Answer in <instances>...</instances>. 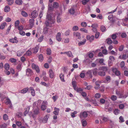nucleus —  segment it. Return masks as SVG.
<instances>
[{
  "label": "nucleus",
  "instance_id": "obj_41",
  "mask_svg": "<svg viewBox=\"0 0 128 128\" xmlns=\"http://www.w3.org/2000/svg\"><path fill=\"white\" fill-rule=\"evenodd\" d=\"M120 110L118 109H115L114 111V112L115 114L117 115L118 114L120 113Z\"/></svg>",
  "mask_w": 128,
  "mask_h": 128
},
{
  "label": "nucleus",
  "instance_id": "obj_37",
  "mask_svg": "<svg viewBox=\"0 0 128 128\" xmlns=\"http://www.w3.org/2000/svg\"><path fill=\"white\" fill-rule=\"evenodd\" d=\"M64 53H66V54L69 57H72L73 56V55L72 54L71 52L70 51L65 52Z\"/></svg>",
  "mask_w": 128,
  "mask_h": 128
},
{
  "label": "nucleus",
  "instance_id": "obj_24",
  "mask_svg": "<svg viewBox=\"0 0 128 128\" xmlns=\"http://www.w3.org/2000/svg\"><path fill=\"white\" fill-rule=\"evenodd\" d=\"M30 89L31 92V94L33 96H35V91L33 88L30 87Z\"/></svg>",
  "mask_w": 128,
  "mask_h": 128
},
{
  "label": "nucleus",
  "instance_id": "obj_14",
  "mask_svg": "<svg viewBox=\"0 0 128 128\" xmlns=\"http://www.w3.org/2000/svg\"><path fill=\"white\" fill-rule=\"evenodd\" d=\"M28 90V88H24L22 90H19L18 92L19 93H21L22 94H25L27 92Z\"/></svg>",
  "mask_w": 128,
  "mask_h": 128
},
{
  "label": "nucleus",
  "instance_id": "obj_19",
  "mask_svg": "<svg viewBox=\"0 0 128 128\" xmlns=\"http://www.w3.org/2000/svg\"><path fill=\"white\" fill-rule=\"evenodd\" d=\"M30 106H27L25 108V111L24 112V116H26V115L29 112V110L30 109Z\"/></svg>",
  "mask_w": 128,
  "mask_h": 128
},
{
  "label": "nucleus",
  "instance_id": "obj_13",
  "mask_svg": "<svg viewBox=\"0 0 128 128\" xmlns=\"http://www.w3.org/2000/svg\"><path fill=\"white\" fill-rule=\"evenodd\" d=\"M113 72L115 73L116 75L117 76H119L120 74V72L117 70V69L116 68H113L112 69Z\"/></svg>",
  "mask_w": 128,
  "mask_h": 128
},
{
  "label": "nucleus",
  "instance_id": "obj_27",
  "mask_svg": "<svg viewBox=\"0 0 128 128\" xmlns=\"http://www.w3.org/2000/svg\"><path fill=\"white\" fill-rule=\"evenodd\" d=\"M22 63H20L18 64L16 66L17 69L18 71H20L22 69Z\"/></svg>",
  "mask_w": 128,
  "mask_h": 128
},
{
  "label": "nucleus",
  "instance_id": "obj_9",
  "mask_svg": "<svg viewBox=\"0 0 128 128\" xmlns=\"http://www.w3.org/2000/svg\"><path fill=\"white\" fill-rule=\"evenodd\" d=\"M47 103V102L46 101L43 102L41 106V109L42 110L44 111L46 109V105H44V104H46Z\"/></svg>",
  "mask_w": 128,
  "mask_h": 128
},
{
  "label": "nucleus",
  "instance_id": "obj_36",
  "mask_svg": "<svg viewBox=\"0 0 128 128\" xmlns=\"http://www.w3.org/2000/svg\"><path fill=\"white\" fill-rule=\"evenodd\" d=\"M15 2L16 4L18 5H21L22 3V0H16Z\"/></svg>",
  "mask_w": 128,
  "mask_h": 128
},
{
  "label": "nucleus",
  "instance_id": "obj_20",
  "mask_svg": "<svg viewBox=\"0 0 128 128\" xmlns=\"http://www.w3.org/2000/svg\"><path fill=\"white\" fill-rule=\"evenodd\" d=\"M48 115H46L44 118L43 120V122L44 123H46L48 121V118H49Z\"/></svg>",
  "mask_w": 128,
  "mask_h": 128
},
{
  "label": "nucleus",
  "instance_id": "obj_38",
  "mask_svg": "<svg viewBox=\"0 0 128 128\" xmlns=\"http://www.w3.org/2000/svg\"><path fill=\"white\" fill-rule=\"evenodd\" d=\"M99 69L102 70L104 71H106L108 70V68L105 66H102Z\"/></svg>",
  "mask_w": 128,
  "mask_h": 128
},
{
  "label": "nucleus",
  "instance_id": "obj_28",
  "mask_svg": "<svg viewBox=\"0 0 128 128\" xmlns=\"http://www.w3.org/2000/svg\"><path fill=\"white\" fill-rule=\"evenodd\" d=\"M60 78L61 80L63 82H65V80L64 79V74L62 73H61L60 75Z\"/></svg>",
  "mask_w": 128,
  "mask_h": 128
},
{
  "label": "nucleus",
  "instance_id": "obj_56",
  "mask_svg": "<svg viewBox=\"0 0 128 128\" xmlns=\"http://www.w3.org/2000/svg\"><path fill=\"white\" fill-rule=\"evenodd\" d=\"M58 98V96L56 95L52 97V98L54 102H56Z\"/></svg>",
  "mask_w": 128,
  "mask_h": 128
},
{
  "label": "nucleus",
  "instance_id": "obj_53",
  "mask_svg": "<svg viewBox=\"0 0 128 128\" xmlns=\"http://www.w3.org/2000/svg\"><path fill=\"white\" fill-rule=\"evenodd\" d=\"M18 27V29L19 31L22 30L24 28V27L22 25L19 26Z\"/></svg>",
  "mask_w": 128,
  "mask_h": 128
},
{
  "label": "nucleus",
  "instance_id": "obj_22",
  "mask_svg": "<svg viewBox=\"0 0 128 128\" xmlns=\"http://www.w3.org/2000/svg\"><path fill=\"white\" fill-rule=\"evenodd\" d=\"M49 31V29L46 27L44 28L43 29V33L44 34H46L48 33Z\"/></svg>",
  "mask_w": 128,
  "mask_h": 128
},
{
  "label": "nucleus",
  "instance_id": "obj_58",
  "mask_svg": "<svg viewBox=\"0 0 128 128\" xmlns=\"http://www.w3.org/2000/svg\"><path fill=\"white\" fill-rule=\"evenodd\" d=\"M112 100L113 101H115L116 99V97L114 95H112L111 97Z\"/></svg>",
  "mask_w": 128,
  "mask_h": 128
},
{
  "label": "nucleus",
  "instance_id": "obj_25",
  "mask_svg": "<svg viewBox=\"0 0 128 128\" xmlns=\"http://www.w3.org/2000/svg\"><path fill=\"white\" fill-rule=\"evenodd\" d=\"M92 70H89L86 73V74H88V76L91 78L92 77Z\"/></svg>",
  "mask_w": 128,
  "mask_h": 128
},
{
  "label": "nucleus",
  "instance_id": "obj_43",
  "mask_svg": "<svg viewBox=\"0 0 128 128\" xmlns=\"http://www.w3.org/2000/svg\"><path fill=\"white\" fill-rule=\"evenodd\" d=\"M106 30V27L104 26H102L100 27V30L102 32H105Z\"/></svg>",
  "mask_w": 128,
  "mask_h": 128
},
{
  "label": "nucleus",
  "instance_id": "obj_60",
  "mask_svg": "<svg viewBox=\"0 0 128 128\" xmlns=\"http://www.w3.org/2000/svg\"><path fill=\"white\" fill-rule=\"evenodd\" d=\"M100 94L98 93H96L95 95V97L96 98H98L100 96Z\"/></svg>",
  "mask_w": 128,
  "mask_h": 128
},
{
  "label": "nucleus",
  "instance_id": "obj_63",
  "mask_svg": "<svg viewBox=\"0 0 128 128\" xmlns=\"http://www.w3.org/2000/svg\"><path fill=\"white\" fill-rule=\"evenodd\" d=\"M19 33L20 35L22 36H24L25 34V32L22 30L20 31Z\"/></svg>",
  "mask_w": 128,
  "mask_h": 128
},
{
  "label": "nucleus",
  "instance_id": "obj_30",
  "mask_svg": "<svg viewBox=\"0 0 128 128\" xmlns=\"http://www.w3.org/2000/svg\"><path fill=\"white\" fill-rule=\"evenodd\" d=\"M86 39H84L83 40V41L80 42H78V45L79 46H80L81 45H84L86 42Z\"/></svg>",
  "mask_w": 128,
  "mask_h": 128
},
{
  "label": "nucleus",
  "instance_id": "obj_18",
  "mask_svg": "<svg viewBox=\"0 0 128 128\" xmlns=\"http://www.w3.org/2000/svg\"><path fill=\"white\" fill-rule=\"evenodd\" d=\"M34 19H30L29 20L30 23V26L32 28L34 25Z\"/></svg>",
  "mask_w": 128,
  "mask_h": 128
},
{
  "label": "nucleus",
  "instance_id": "obj_31",
  "mask_svg": "<svg viewBox=\"0 0 128 128\" xmlns=\"http://www.w3.org/2000/svg\"><path fill=\"white\" fill-rule=\"evenodd\" d=\"M32 52H31V48L30 49L28 50L27 51L25 54L26 55L28 56H30L31 55Z\"/></svg>",
  "mask_w": 128,
  "mask_h": 128
},
{
  "label": "nucleus",
  "instance_id": "obj_10",
  "mask_svg": "<svg viewBox=\"0 0 128 128\" xmlns=\"http://www.w3.org/2000/svg\"><path fill=\"white\" fill-rule=\"evenodd\" d=\"M88 116V114L86 111H84L83 112H82L80 114V117L82 118L83 117L84 118Z\"/></svg>",
  "mask_w": 128,
  "mask_h": 128
},
{
  "label": "nucleus",
  "instance_id": "obj_55",
  "mask_svg": "<svg viewBox=\"0 0 128 128\" xmlns=\"http://www.w3.org/2000/svg\"><path fill=\"white\" fill-rule=\"evenodd\" d=\"M84 72V71H83L80 74V76L82 78H84L85 76V74L83 72Z\"/></svg>",
  "mask_w": 128,
  "mask_h": 128
},
{
  "label": "nucleus",
  "instance_id": "obj_46",
  "mask_svg": "<svg viewBox=\"0 0 128 128\" xmlns=\"http://www.w3.org/2000/svg\"><path fill=\"white\" fill-rule=\"evenodd\" d=\"M81 25L82 27H85L87 26V24L86 22H82L81 23Z\"/></svg>",
  "mask_w": 128,
  "mask_h": 128
},
{
  "label": "nucleus",
  "instance_id": "obj_35",
  "mask_svg": "<svg viewBox=\"0 0 128 128\" xmlns=\"http://www.w3.org/2000/svg\"><path fill=\"white\" fill-rule=\"evenodd\" d=\"M127 58V56H126V54H123L122 56H120L119 57V58L120 59L122 58L123 60L126 59Z\"/></svg>",
  "mask_w": 128,
  "mask_h": 128
},
{
  "label": "nucleus",
  "instance_id": "obj_50",
  "mask_svg": "<svg viewBox=\"0 0 128 128\" xmlns=\"http://www.w3.org/2000/svg\"><path fill=\"white\" fill-rule=\"evenodd\" d=\"M72 30L73 31L78 30V28L77 26H74L73 27Z\"/></svg>",
  "mask_w": 128,
  "mask_h": 128
},
{
  "label": "nucleus",
  "instance_id": "obj_42",
  "mask_svg": "<svg viewBox=\"0 0 128 128\" xmlns=\"http://www.w3.org/2000/svg\"><path fill=\"white\" fill-rule=\"evenodd\" d=\"M20 21L19 20H16L14 22V26L15 27H16L18 26L20 24Z\"/></svg>",
  "mask_w": 128,
  "mask_h": 128
},
{
  "label": "nucleus",
  "instance_id": "obj_15",
  "mask_svg": "<svg viewBox=\"0 0 128 128\" xmlns=\"http://www.w3.org/2000/svg\"><path fill=\"white\" fill-rule=\"evenodd\" d=\"M61 33L60 32H58L56 35V38L58 41H60L62 39L61 38Z\"/></svg>",
  "mask_w": 128,
  "mask_h": 128
},
{
  "label": "nucleus",
  "instance_id": "obj_34",
  "mask_svg": "<svg viewBox=\"0 0 128 128\" xmlns=\"http://www.w3.org/2000/svg\"><path fill=\"white\" fill-rule=\"evenodd\" d=\"M21 13L22 16L24 17H26L28 16V14L24 11H22Z\"/></svg>",
  "mask_w": 128,
  "mask_h": 128
},
{
  "label": "nucleus",
  "instance_id": "obj_26",
  "mask_svg": "<svg viewBox=\"0 0 128 128\" xmlns=\"http://www.w3.org/2000/svg\"><path fill=\"white\" fill-rule=\"evenodd\" d=\"M98 74L101 76H104L106 75V73L103 71H100L98 72Z\"/></svg>",
  "mask_w": 128,
  "mask_h": 128
},
{
  "label": "nucleus",
  "instance_id": "obj_2",
  "mask_svg": "<svg viewBox=\"0 0 128 128\" xmlns=\"http://www.w3.org/2000/svg\"><path fill=\"white\" fill-rule=\"evenodd\" d=\"M116 94L120 98H124V95H123L122 92L121 90H116Z\"/></svg>",
  "mask_w": 128,
  "mask_h": 128
},
{
  "label": "nucleus",
  "instance_id": "obj_48",
  "mask_svg": "<svg viewBox=\"0 0 128 128\" xmlns=\"http://www.w3.org/2000/svg\"><path fill=\"white\" fill-rule=\"evenodd\" d=\"M102 119L104 122H107L109 120L108 118V117H106L104 116H103Z\"/></svg>",
  "mask_w": 128,
  "mask_h": 128
},
{
  "label": "nucleus",
  "instance_id": "obj_59",
  "mask_svg": "<svg viewBox=\"0 0 128 128\" xmlns=\"http://www.w3.org/2000/svg\"><path fill=\"white\" fill-rule=\"evenodd\" d=\"M9 60L10 62L12 63L15 62L16 61V60L14 58H11Z\"/></svg>",
  "mask_w": 128,
  "mask_h": 128
},
{
  "label": "nucleus",
  "instance_id": "obj_61",
  "mask_svg": "<svg viewBox=\"0 0 128 128\" xmlns=\"http://www.w3.org/2000/svg\"><path fill=\"white\" fill-rule=\"evenodd\" d=\"M94 36L93 35H92L90 37V39H89V41L90 42H92L94 39Z\"/></svg>",
  "mask_w": 128,
  "mask_h": 128
},
{
  "label": "nucleus",
  "instance_id": "obj_62",
  "mask_svg": "<svg viewBox=\"0 0 128 128\" xmlns=\"http://www.w3.org/2000/svg\"><path fill=\"white\" fill-rule=\"evenodd\" d=\"M124 65L125 63L124 62V61H122L120 62V66L121 68H122L124 66Z\"/></svg>",
  "mask_w": 128,
  "mask_h": 128
},
{
  "label": "nucleus",
  "instance_id": "obj_45",
  "mask_svg": "<svg viewBox=\"0 0 128 128\" xmlns=\"http://www.w3.org/2000/svg\"><path fill=\"white\" fill-rule=\"evenodd\" d=\"M80 30V31L83 32L85 33H87L88 32V30L84 28H81Z\"/></svg>",
  "mask_w": 128,
  "mask_h": 128
},
{
  "label": "nucleus",
  "instance_id": "obj_17",
  "mask_svg": "<svg viewBox=\"0 0 128 128\" xmlns=\"http://www.w3.org/2000/svg\"><path fill=\"white\" fill-rule=\"evenodd\" d=\"M39 47L38 46H36L35 48L32 49V51L34 54H36L38 50Z\"/></svg>",
  "mask_w": 128,
  "mask_h": 128
},
{
  "label": "nucleus",
  "instance_id": "obj_1",
  "mask_svg": "<svg viewBox=\"0 0 128 128\" xmlns=\"http://www.w3.org/2000/svg\"><path fill=\"white\" fill-rule=\"evenodd\" d=\"M47 14L46 16V20L45 22V24L46 27H51V24H54L55 22L54 20L52 18L50 14Z\"/></svg>",
  "mask_w": 128,
  "mask_h": 128
},
{
  "label": "nucleus",
  "instance_id": "obj_44",
  "mask_svg": "<svg viewBox=\"0 0 128 128\" xmlns=\"http://www.w3.org/2000/svg\"><path fill=\"white\" fill-rule=\"evenodd\" d=\"M6 25V23L5 22H4L2 23L1 26H0V28L1 29H3L5 27V26Z\"/></svg>",
  "mask_w": 128,
  "mask_h": 128
},
{
  "label": "nucleus",
  "instance_id": "obj_7",
  "mask_svg": "<svg viewBox=\"0 0 128 128\" xmlns=\"http://www.w3.org/2000/svg\"><path fill=\"white\" fill-rule=\"evenodd\" d=\"M6 103L8 106L10 108H12V104L11 101L10 99L8 98H7L6 100Z\"/></svg>",
  "mask_w": 128,
  "mask_h": 128
},
{
  "label": "nucleus",
  "instance_id": "obj_47",
  "mask_svg": "<svg viewBox=\"0 0 128 128\" xmlns=\"http://www.w3.org/2000/svg\"><path fill=\"white\" fill-rule=\"evenodd\" d=\"M22 54V52L21 51H18L17 52V55L18 56H20Z\"/></svg>",
  "mask_w": 128,
  "mask_h": 128
},
{
  "label": "nucleus",
  "instance_id": "obj_32",
  "mask_svg": "<svg viewBox=\"0 0 128 128\" xmlns=\"http://www.w3.org/2000/svg\"><path fill=\"white\" fill-rule=\"evenodd\" d=\"M10 10V8L8 6H6L4 8V11L6 12H8Z\"/></svg>",
  "mask_w": 128,
  "mask_h": 128
},
{
  "label": "nucleus",
  "instance_id": "obj_5",
  "mask_svg": "<svg viewBox=\"0 0 128 128\" xmlns=\"http://www.w3.org/2000/svg\"><path fill=\"white\" fill-rule=\"evenodd\" d=\"M73 36L75 37H76L77 38L80 39L81 38L80 34V33L77 32H74L73 34Z\"/></svg>",
  "mask_w": 128,
  "mask_h": 128
},
{
  "label": "nucleus",
  "instance_id": "obj_11",
  "mask_svg": "<svg viewBox=\"0 0 128 128\" xmlns=\"http://www.w3.org/2000/svg\"><path fill=\"white\" fill-rule=\"evenodd\" d=\"M49 74L50 78H53L54 76V73L51 69H50L49 71Z\"/></svg>",
  "mask_w": 128,
  "mask_h": 128
},
{
  "label": "nucleus",
  "instance_id": "obj_4",
  "mask_svg": "<svg viewBox=\"0 0 128 128\" xmlns=\"http://www.w3.org/2000/svg\"><path fill=\"white\" fill-rule=\"evenodd\" d=\"M34 114H32L31 116L33 118H34L36 117V115L38 114L40 112L39 110L37 108L34 110L33 111Z\"/></svg>",
  "mask_w": 128,
  "mask_h": 128
},
{
  "label": "nucleus",
  "instance_id": "obj_57",
  "mask_svg": "<svg viewBox=\"0 0 128 128\" xmlns=\"http://www.w3.org/2000/svg\"><path fill=\"white\" fill-rule=\"evenodd\" d=\"M106 80L108 82H110L111 80V78L110 76H107L105 78Z\"/></svg>",
  "mask_w": 128,
  "mask_h": 128
},
{
  "label": "nucleus",
  "instance_id": "obj_21",
  "mask_svg": "<svg viewBox=\"0 0 128 128\" xmlns=\"http://www.w3.org/2000/svg\"><path fill=\"white\" fill-rule=\"evenodd\" d=\"M69 12L70 14H74L75 12V9L74 8L72 7L69 10Z\"/></svg>",
  "mask_w": 128,
  "mask_h": 128
},
{
  "label": "nucleus",
  "instance_id": "obj_52",
  "mask_svg": "<svg viewBox=\"0 0 128 128\" xmlns=\"http://www.w3.org/2000/svg\"><path fill=\"white\" fill-rule=\"evenodd\" d=\"M54 7L57 8L59 6V5L58 3L56 2H54L53 4Z\"/></svg>",
  "mask_w": 128,
  "mask_h": 128
},
{
  "label": "nucleus",
  "instance_id": "obj_16",
  "mask_svg": "<svg viewBox=\"0 0 128 128\" xmlns=\"http://www.w3.org/2000/svg\"><path fill=\"white\" fill-rule=\"evenodd\" d=\"M54 111L53 112L54 114L56 115H58V114L60 109L55 107L54 108Z\"/></svg>",
  "mask_w": 128,
  "mask_h": 128
},
{
  "label": "nucleus",
  "instance_id": "obj_33",
  "mask_svg": "<svg viewBox=\"0 0 128 128\" xmlns=\"http://www.w3.org/2000/svg\"><path fill=\"white\" fill-rule=\"evenodd\" d=\"M93 74L94 76H96L98 73V69L97 68H95L92 70Z\"/></svg>",
  "mask_w": 128,
  "mask_h": 128
},
{
  "label": "nucleus",
  "instance_id": "obj_3",
  "mask_svg": "<svg viewBox=\"0 0 128 128\" xmlns=\"http://www.w3.org/2000/svg\"><path fill=\"white\" fill-rule=\"evenodd\" d=\"M32 68L33 69L35 70L37 73L40 72V70L39 67L38 66L33 63L32 64Z\"/></svg>",
  "mask_w": 128,
  "mask_h": 128
},
{
  "label": "nucleus",
  "instance_id": "obj_12",
  "mask_svg": "<svg viewBox=\"0 0 128 128\" xmlns=\"http://www.w3.org/2000/svg\"><path fill=\"white\" fill-rule=\"evenodd\" d=\"M17 38L15 36L14 38H11L9 39V41L12 43H17L18 41L17 40Z\"/></svg>",
  "mask_w": 128,
  "mask_h": 128
},
{
  "label": "nucleus",
  "instance_id": "obj_39",
  "mask_svg": "<svg viewBox=\"0 0 128 128\" xmlns=\"http://www.w3.org/2000/svg\"><path fill=\"white\" fill-rule=\"evenodd\" d=\"M44 36L42 35L38 40L37 41L39 42H41L43 40Z\"/></svg>",
  "mask_w": 128,
  "mask_h": 128
},
{
  "label": "nucleus",
  "instance_id": "obj_54",
  "mask_svg": "<svg viewBox=\"0 0 128 128\" xmlns=\"http://www.w3.org/2000/svg\"><path fill=\"white\" fill-rule=\"evenodd\" d=\"M113 40H114L116 39L117 37L116 34H114L112 35L111 36Z\"/></svg>",
  "mask_w": 128,
  "mask_h": 128
},
{
  "label": "nucleus",
  "instance_id": "obj_51",
  "mask_svg": "<svg viewBox=\"0 0 128 128\" xmlns=\"http://www.w3.org/2000/svg\"><path fill=\"white\" fill-rule=\"evenodd\" d=\"M3 119L4 120H6L8 119V116L6 114H4L3 116Z\"/></svg>",
  "mask_w": 128,
  "mask_h": 128
},
{
  "label": "nucleus",
  "instance_id": "obj_40",
  "mask_svg": "<svg viewBox=\"0 0 128 128\" xmlns=\"http://www.w3.org/2000/svg\"><path fill=\"white\" fill-rule=\"evenodd\" d=\"M38 58L40 62L42 61L44 59V57L42 54H40Z\"/></svg>",
  "mask_w": 128,
  "mask_h": 128
},
{
  "label": "nucleus",
  "instance_id": "obj_23",
  "mask_svg": "<svg viewBox=\"0 0 128 128\" xmlns=\"http://www.w3.org/2000/svg\"><path fill=\"white\" fill-rule=\"evenodd\" d=\"M4 68L5 70H8L10 68V66L9 64L8 63H6L4 65Z\"/></svg>",
  "mask_w": 128,
  "mask_h": 128
},
{
  "label": "nucleus",
  "instance_id": "obj_8",
  "mask_svg": "<svg viewBox=\"0 0 128 128\" xmlns=\"http://www.w3.org/2000/svg\"><path fill=\"white\" fill-rule=\"evenodd\" d=\"M26 75L28 76H30L33 74V72L30 69H26Z\"/></svg>",
  "mask_w": 128,
  "mask_h": 128
},
{
  "label": "nucleus",
  "instance_id": "obj_29",
  "mask_svg": "<svg viewBox=\"0 0 128 128\" xmlns=\"http://www.w3.org/2000/svg\"><path fill=\"white\" fill-rule=\"evenodd\" d=\"M107 43L108 44L110 45L112 42L110 38H108L106 39Z\"/></svg>",
  "mask_w": 128,
  "mask_h": 128
},
{
  "label": "nucleus",
  "instance_id": "obj_49",
  "mask_svg": "<svg viewBox=\"0 0 128 128\" xmlns=\"http://www.w3.org/2000/svg\"><path fill=\"white\" fill-rule=\"evenodd\" d=\"M46 54H47L50 55L51 54V50L50 49V48H47L46 50Z\"/></svg>",
  "mask_w": 128,
  "mask_h": 128
},
{
  "label": "nucleus",
  "instance_id": "obj_64",
  "mask_svg": "<svg viewBox=\"0 0 128 128\" xmlns=\"http://www.w3.org/2000/svg\"><path fill=\"white\" fill-rule=\"evenodd\" d=\"M124 74L126 76H128V71L126 70L124 71Z\"/></svg>",
  "mask_w": 128,
  "mask_h": 128
},
{
  "label": "nucleus",
  "instance_id": "obj_6",
  "mask_svg": "<svg viewBox=\"0 0 128 128\" xmlns=\"http://www.w3.org/2000/svg\"><path fill=\"white\" fill-rule=\"evenodd\" d=\"M38 15V13L36 10H34L33 11L31 14L32 17L31 18H36Z\"/></svg>",
  "mask_w": 128,
  "mask_h": 128
}]
</instances>
